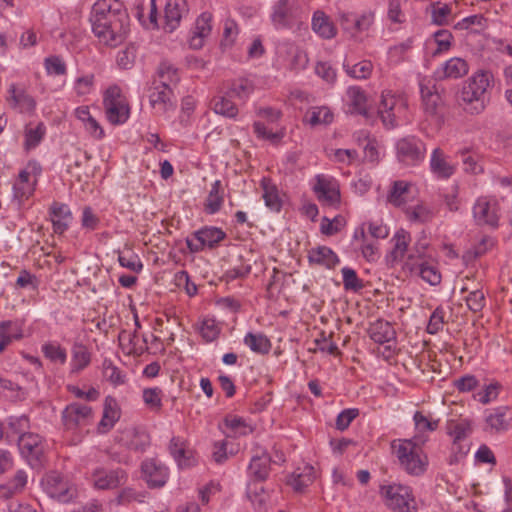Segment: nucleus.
<instances>
[{
  "label": "nucleus",
  "mask_w": 512,
  "mask_h": 512,
  "mask_svg": "<svg viewBox=\"0 0 512 512\" xmlns=\"http://www.w3.org/2000/svg\"><path fill=\"white\" fill-rule=\"evenodd\" d=\"M408 189V183L404 181H395L388 195V201L395 206H401L404 203L402 196L408 192Z\"/></svg>",
  "instance_id": "8fccbe9b"
},
{
  "label": "nucleus",
  "mask_w": 512,
  "mask_h": 512,
  "mask_svg": "<svg viewBox=\"0 0 512 512\" xmlns=\"http://www.w3.org/2000/svg\"><path fill=\"white\" fill-rule=\"evenodd\" d=\"M347 96L353 106L354 112L368 117V109L366 106L367 96L365 91L358 86H351L347 90Z\"/></svg>",
  "instance_id": "72a5a7b5"
},
{
  "label": "nucleus",
  "mask_w": 512,
  "mask_h": 512,
  "mask_svg": "<svg viewBox=\"0 0 512 512\" xmlns=\"http://www.w3.org/2000/svg\"><path fill=\"white\" fill-rule=\"evenodd\" d=\"M307 121L311 126L329 124L333 120V114L327 107H317L308 112Z\"/></svg>",
  "instance_id": "a18cd8bd"
},
{
  "label": "nucleus",
  "mask_w": 512,
  "mask_h": 512,
  "mask_svg": "<svg viewBox=\"0 0 512 512\" xmlns=\"http://www.w3.org/2000/svg\"><path fill=\"white\" fill-rule=\"evenodd\" d=\"M425 152L424 143L414 136L401 138L396 143L397 159L408 166H414L423 161Z\"/></svg>",
  "instance_id": "0eeeda50"
},
{
  "label": "nucleus",
  "mask_w": 512,
  "mask_h": 512,
  "mask_svg": "<svg viewBox=\"0 0 512 512\" xmlns=\"http://www.w3.org/2000/svg\"><path fill=\"white\" fill-rule=\"evenodd\" d=\"M173 90L171 87L159 85L154 79L149 89V102L152 108L160 113H165L173 107Z\"/></svg>",
  "instance_id": "dca6fc26"
},
{
  "label": "nucleus",
  "mask_w": 512,
  "mask_h": 512,
  "mask_svg": "<svg viewBox=\"0 0 512 512\" xmlns=\"http://www.w3.org/2000/svg\"><path fill=\"white\" fill-rule=\"evenodd\" d=\"M313 191L317 195V199L327 206H336L340 203L339 186L333 178L317 175Z\"/></svg>",
  "instance_id": "9d476101"
},
{
  "label": "nucleus",
  "mask_w": 512,
  "mask_h": 512,
  "mask_svg": "<svg viewBox=\"0 0 512 512\" xmlns=\"http://www.w3.org/2000/svg\"><path fill=\"white\" fill-rule=\"evenodd\" d=\"M492 82L493 75L486 70H479L465 82L460 99L465 104L466 111L471 114H479L484 111L487 102V89Z\"/></svg>",
  "instance_id": "f03ea898"
},
{
  "label": "nucleus",
  "mask_w": 512,
  "mask_h": 512,
  "mask_svg": "<svg viewBox=\"0 0 512 512\" xmlns=\"http://www.w3.org/2000/svg\"><path fill=\"white\" fill-rule=\"evenodd\" d=\"M45 487L52 498L63 503L71 501L76 496V489L68 486L62 477L56 473H51L46 477Z\"/></svg>",
  "instance_id": "4468645a"
},
{
  "label": "nucleus",
  "mask_w": 512,
  "mask_h": 512,
  "mask_svg": "<svg viewBox=\"0 0 512 512\" xmlns=\"http://www.w3.org/2000/svg\"><path fill=\"white\" fill-rule=\"evenodd\" d=\"M312 29L319 36L331 39L336 36V28L322 11H316L312 18Z\"/></svg>",
  "instance_id": "c756f323"
},
{
  "label": "nucleus",
  "mask_w": 512,
  "mask_h": 512,
  "mask_svg": "<svg viewBox=\"0 0 512 512\" xmlns=\"http://www.w3.org/2000/svg\"><path fill=\"white\" fill-rule=\"evenodd\" d=\"M225 425L239 435H246L252 432V428L241 417L227 416L225 418Z\"/></svg>",
  "instance_id": "4d7b16f0"
},
{
  "label": "nucleus",
  "mask_w": 512,
  "mask_h": 512,
  "mask_svg": "<svg viewBox=\"0 0 512 512\" xmlns=\"http://www.w3.org/2000/svg\"><path fill=\"white\" fill-rule=\"evenodd\" d=\"M6 101L12 109L20 113H32L36 106L34 98L24 88L15 84L9 86Z\"/></svg>",
  "instance_id": "ddd939ff"
},
{
  "label": "nucleus",
  "mask_w": 512,
  "mask_h": 512,
  "mask_svg": "<svg viewBox=\"0 0 512 512\" xmlns=\"http://www.w3.org/2000/svg\"><path fill=\"white\" fill-rule=\"evenodd\" d=\"M92 419V408L86 404L73 402L62 411V424L66 430H76L86 426Z\"/></svg>",
  "instance_id": "6e6552de"
},
{
  "label": "nucleus",
  "mask_w": 512,
  "mask_h": 512,
  "mask_svg": "<svg viewBox=\"0 0 512 512\" xmlns=\"http://www.w3.org/2000/svg\"><path fill=\"white\" fill-rule=\"evenodd\" d=\"M173 458L178 463L180 468L191 467L195 464L193 452L186 449L184 442L179 447V450H177L176 454L173 455Z\"/></svg>",
  "instance_id": "680f3d73"
},
{
  "label": "nucleus",
  "mask_w": 512,
  "mask_h": 512,
  "mask_svg": "<svg viewBox=\"0 0 512 512\" xmlns=\"http://www.w3.org/2000/svg\"><path fill=\"white\" fill-rule=\"evenodd\" d=\"M142 477L150 488L163 487L168 479V469L157 459H146L141 464Z\"/></svg>",
  "instance_id": "9b49d317"
},
{
  "label": "nucleus",
  "mask_w": 512,
  "mask_h": 512,
  "mask_svg": "<svg viewBox=\"0 0 512 512\" xmlns=\"http://www.w3.org/2000/svg\"><path fill=\"white\" fill-rule=\"evenodd\" d=\"M119 418L120 411L117 408L116 400L110 396L106 397L102 419L97 427L98 432L102 434L107 433L114 427Z\"/></svg>",
  "instance_id": "5701e85b"
},
{
  "label": "nucleus",
  "mask_w": 512,
  "mask_h": 512,
  "mask_svg": "<svg viewBox=\"0 0 512 512\" xmlns=\"http://www.w3.org/2000/svg\"><path fill=\"white\" fill-rule=\"evenodd\" d=\"M118 261L122 267L134 271L136 273L140 272L143 268V265L137 255L130 254L127 256L124 254H120L118 257Z\"/></svg>",
  "instance_id": "774afa93"
},
{
  "label": "nucleus",
  "mask_w": 512,
  "mask_h": 512,
  "mask_svg": "<svg viewBox=\"0 0 512 512\" xmlns=\"http://www.w3.org/2000/svg\"><path fill=\"white\" fill-rule=\"evenodd\" d=\"M94 487L101 490L115 489L124 484L127 475L123 469L106 470L96 469L92 475Z\"/></svg>",
  "instance_id": "f8f14e48"
},
{
  "label": "nucleus",
  "mask_w": 512,
  "mask_h": 512,
  "mask_svg": "<svg viewBox=\"0 0 512 512\" xmlns=\"http://www.w3.org/2000/svg\"><path fill=\"white\" fill-rule=\"evenodd\" d=\"M271 457L266 451H257L251 458L249 473L257 481L267 479L270 471Z\"/></svg>",
  "instance_id": "412c9836"
},
{
  "label": "nucleus",
  "mask_w": 512,
  "mask_h": 512,
  "mask_svg": "<svg viewBox=\"0 0 512 512\" xmlns=\"http://www.w3.org/2000/svg\"><path fill=\"white\" fill-rule=\"evenodd\" d=\"M289 54H291L292 59L290 61V66L294 70L304 69L308 63L307 54L295 46L289 47Z\"/></svg>",
  "instance_id": "bf43d9fd"
},
{
  "label": "nucleus",
  "mask_w": 512,
  "mask_h": 512,
  "mask_svg": "<svg viewBox=\"0 0 512 512\" xmlns=\"http://www.w3.org/2000/svg\"><path fill=\"white\" fill-rule=\"evenodd\" d=\"M46 133L43 123H38L35 128L26 127L25 129V148L32 149L38 146Z\"/></svg>",
  "instance_id": "c03bdc74"
},
{
  "label": "nucleus",
  "mask_w": 512,
  "mask_h": 512,
  "mask_svg": "<svg viewBox=\"0 0 512 512\" xmlns=\"http://www.w3.org/2000/svg\"><path fill=\"white\" fill-rule=\"evenodd\" d=\"M260 187L263 190L262 197L265 201V205L271 211L279 212L282 208V200L279 196L276 184H274L270 178L263 177L260 181Z\"/></svg>",
  "instance_id": "393cba45"
},
{
  "label": "nucleus",
  "mask_w": 512,
  "mask_h": 512,
  "mask_svg": "<svg viewBox=\"0 0 512 512\" xmlns=\"http://www.w3.org/2000/svg\"><path fill=\"white\" fill-rule=\"evenodd\" d=\"M157 83L171 87L177 85L180 80L178 69L168 62H162L157 71Z\"/></svg>",
  "instance_id": "f704fd0d"
},
{
  "label": "nucleus",
  "mask_w": 512,
  "mask_h": 512,
  "mask_svg": "<svg viewBox=\"0 0 512 512\" xmlns=\"http://www.w3.org/2000/svg\"><path fill=\"white\" fill-rule=\"evenodd\" d=\"M444 316L445 312L442 307H437L433 311L427 325V332L429 334H436L442 329L444 324Z\"/></svg>",
  "instance_id": "13d9d810"
},
{
  "label": "nucleus",
  "mask_w": 512,
  "mask_h": 512,
  "mask_svg": "<svg viewBox=\"0 0 512 512\" xmlns=\"http://www.w3.org/2000/svg\"><path fill=\"white\" fill-rule=\"evenodd\" d=\"M144 403L151 410H160L161 403V389L159 388H146L143 390Z\"/></svg>",
  "instance_id": "6e6d98bb"
},
{
  "label": "nucleus",
  "mask_w": 512,
  "mask_h": 512,
  "mask_svg": "<svg viewBox=\"0 0 512 512\" xmlns=\"http://www.w3.org/2000/svg\"><path fill=\"white\" fill-rule=\"evenodd\" d=\"M307 473H293L288 480V484L296 491L303 492L314 480L312 475L313 467H306Z\"/></svg>",
  "instance_id": "a19ab883"
},
{
  "label": "nucleus",
  "mask_w": 512,
  "mask_h": 512,
  "mask_svg": "<svg viewBox=\"0 0 512 512\" xmlns=\"http://www.w3.org/2000/svg\"><path fill=\"white\" fill-rule=\"evenodd\" d=\"M254 91L253 83L245 78L238 79L232 82L228 91V96L237 97L239 99H247Z\"/></svg>",
  "instance_id": "ea45409f"
},
{
  "label": "nucleus",
  "mask_w": 512,
  "mask_h": 512,
  "mask_svg": "<svg viewBox=\"0 0 512 512\" xmlns=\"http://www.w3.org/2000/svg\"><path fill=\"white\" fill-rule=\"evenodd\" d=\"M17 444L21 455L28 464L34 468H41L45 461V447L43 439L35 433H22L17 438Z\"/></svg>",
  "instance_id": "20e7f679"
},
{
  "label": "nucleus",
  "mask_w": 512,
  "mask_h": 512,
  "mask_svg": "<svg viewBox=\"0 0 512 512\" xmlns=\"http://www.w3.org/2000/svg\"><path fill=\"white\" fill-rule=\"evenodd\" d=\"M103 376L114 385H120L125 382L124 375L109 360L103 362Z\"/></svg>",
  "instance_id": "864d4df0"
},
{
  "label": "nucleus",
  "mask_w": 512,
  "mask_h": 512,
  "mask_svg": "<svg viewBox=\"0 0 512 512\" xmlns=\"http://www.w3.org/2000/svg\"><path fill=\"white\" fill-rule=\"evenodd\" d=\"M308 260L310 264L323 266L325 268H334L339 263V258L335 252L327 246H318L308 251Z\"/></svg>",
  "instance_id": "4be33fe9"
},
{
  "label": "nucleus",
  "mask_w": 512,
  "mask_h": 512,
  "mask_svg": "<svg viewBox=\"0 0 512 512\" xmlns=\"http://www.w3.org/2000/svg\"><path fill=\"white\" fill-rule=\"evenodd\" d=\"M383 489L386 505L393 512H417L415 499L408 486L393 484Z\"/></svg>",
  "instance_id": "423d86ee"
},
{
  "label": "nucleus",
  "mask_w": 512,
  "mask_h": 512,
  "mask_svg": "<svg viewBox=\"0 0 512 512\" xmlns=\"http://www.w3.org/2000/svg\"><path fill=\"white\" fill-rule=\"evenodd\" d=\"M343 67L346 73L355 79H367L370 77L373 70V64L369 60H363L353 65L344 63Z\"/></svg>",
  "instance_id": "58836bf2"
},
{
  "label": "nucleus",
  "mask_w": 512,
  "mask_h": 512,
  "mask_svg": "<svg viewBox=\"0 0 512 512\" xmlns=\"http://www.w3.org/2000/svg\"><path fill=\"white\" fill-rule=\"evenodd\" d=\"M226 237V233L216 227H204L194 233L195 240L187 239L186 244L193 253L200 252L204 247L214 248Z\"/></svg>",
  "instance_id": "1a4fd4ad"
},
{
  "label": "nucleus",
  "mask_w": 512,
  "mask_h": 512,
  "mask_svg": "<svg viewBox=\"0 0 512 512\" xmlns=\"http://www.w3.org/2000/svg\"><path fill=\"white\" fill-rule=\"evenodd\" d=\"M297 10L296 0H278L271 15L276 28H288L292 24Z\"/></svg>",
  "instance_id": "f3484780"
},
{
  "label": "nucleus",
  "mask_w": 512,
  "mask_h": 512,
  "mask_svg": "<svg viewBox=\"0 0 512 512\" xmlns=\"http://www.w3.org/2000/svg\"><path fill=\"white\" fill-rule=\"evenodd\" d=\"M471 431V424L467 420L451 422L449 426V433L453 437L454 443L465 439Z\"/></svg>",
  "instance_id": "de8ad7c7"
},
{
  "label": "nucleus",
  "mask_w": 512,
  "mask_h": 512,
  "mask_svg": "<svg viewBox=\"0 0 512 512\" xmlns=\"http://www.w3.org/2000/svg\"><path fill=\"white\" fill-rule=\"evenodd\" d=\"M359 415V410L349 408L341 411L336 419V428L340 431L346 430L351 422Z\"/></svg>",
  "instance_id": "052dcab7"
},
{
  "label": "nucleus",
  "mask_w": 512,
  "mask_h": 512,
  "mask_svg": "<svg viewBox=\"0 0 512 512\" xmlns=\"http://www.w3.org/2000/svg\"><path fill=\"white\" fill-rule=\"evenodd\" d=\"M244 344L253 352L258 354H267L271 349V342L268 337L262 333L249 332L244 337Z\"/></svg>",
  "instance_id": "c9c22d12"
},
{
  "label": "nucleus",
  "mask_w": 512,
  "mask_h": 512,
  "mask_svg": "<svg viewBox=\"0 0 512 512\" xmlns=\"http://www.w3.org/2000/svg\"><path fill=\"white\" fill-rule=\"evenodd\" d=\"M370 338L378 344L388 343L395 340L396 332L392 325L384 320H377L368 329Z\"/></svg>",
  "instance_id": "b1692460"
},
{
  "label": "nucleus",
  "mask_w": 512,
  "mask_h": 512,
  "mask_svg": "<svg viewBox=\"0 0 512 512\" xmlns=\"http://www.w3.org/2000/svg\"><path fill=\"white\" fill-rule=\"evenodd\" d=\"M45 357L54 362H59L64 364L67 359L65 349L61 348L59 345L55 344H45L42 348Z\"/></svg>",
  "instance_id": "5fc2aeb1"
},
{
  "label": "nucleus",
  "mask_w": 512,
  "mask_h": 512,
  "mask_svg": "<svg viewBox=\"0 0 512 512\" xmlns=\"http://www.w3.org/2000/svg\"><path fill=\"white\" fill-rule=\"evenodd\" d=\"M511 419L512 413L509 408L501 406L493 409V411L486 417V423L491 431L500 432L508 429Z\"/></svg>",
  "instance_id": "bb28decb"
},
{
  "label": "nucleus",
  "mask_w": 512,
  "mask_h": 512,
  "mask_svg": "<svg viewBox=\"0 0 512 512\" xmlns=\"http://www.w3.org/2000/svg\"><path fill=\"white\" fill-rule=\"evenodd\" d=\"M254 132L258 138L270 141L273 144H278L284 137V132H271L268 131L262 122L255 121L253 124Z\"/></svg>",
  "instance_id": "3c124183"
},
{
  "label": "nucleus",
  "mask_w": 512,
  "mask_h": 512,
  "mask_svg": "<svg viewBox=\"0 0 512 512\" xmlns=\"http://www.w3.org/2000/svg\"><path fill=\"white\" fill-rule=\"evenodd\" d=\"M396 456L401 467L408 474L420 476L425 473L428 458L412 439L400 441L396 449Z\"/></svg>",
  "instance_id": "7ed1b4c3"
},
{
  "label": "nucleus",
  "mask_w": 512,
  "mask_h": 512,
  "mask_svg": "<svg viewBox=\"0 0 512 512\" xmlns=\"http://www.w3.org/2000/svg\"><path fill=\"white\" fill-rule=\"evenodd\" d=\"M103 104L106 116L110 123L117 125L124 123L129 117V106L125 103L118 86H110L104 94Z\"/></svg>",
  "instance_id": "39448f33"
},
{
  "label": "nucleus",
  "mask_w": 512,
  "mask_h": 512,
  "mask_svg": "<svg viewBox=\"0 0 512 512\" xmlns=\"http://www.w3.org/2000/svg\"><path fill=\"white\" fill-rule=\"evenodd\" d=\"M406 214L411 221L427 222L432 219L433 212L423 204H417L414 207H410L406 210Z\"/></svg>",
  "instance_id": "09e8293b"
},
{
  "label": "nucleus",
  "mask_w": 512,
  "mask_h": 512,
  "mask_svg": "<svg viewBox=\"0 0 512 512\" xmlns=\"http://www.w3.org/2000/svg\"><path fill=\"white\" fill-rule=\"evenodd\" d=\"M473 214L479 225L498 226L496 203H490L486 199H478L473 208Z\"/></svg>",
  "instance_id": "6ab92c4d"
},
{
  "label": "nucleus",
  "mask_w": 512,
  "mask_h": 512,
  "mask_svg": "<svg viewBox=\"0 0 512 512\" xmlns=\"http://www.w3.org/2000/svg\"><path fill=\"white\" fill-rule=\"evenodd\" d=\"M90 22L94 35L107 46H118L129 32V15L116 0L95 2L92 6Z\"/></svg>",
  "instance_id": "f257e3e1"
},
{
  "label": "nucleus",
  "mask_w": 512,
  "mask_h": 512,
  "mask_svg": "<svg viewBox=\"0 0 512 512\" xmlns=\"http://www.w3.org/2000/svg\"><path fill=\"white\" fill-rule=\"evenodd\" d=\"M432 9V21L437 25L447 24V18L451 14V7L448 4L441 5L440 2L433 3Z\"/></svg>",
  "instance_id": "603ef678"
},
{
  "label": "nucleus",
  "mask_w": 512,
  "mask_h": 512,
  "mask_svg": "<svg viewBox=\"0 0 512 512\" xmlns=\"http://www.w3.org/2000/svg\"><path fill=\"white\" fill-rule=\"evenodd\" d=\"M118 442L130 450L143 452L150 444V436L145 430L127 427L121 431Z\"/></svg>",
  "instance_id": "2eb2a0df"
},
{
  "label": "nucleus",
  "mask_w": 512,
  "mask_h": 512,
  "mask_svg": "<svg viewBox=\"0 0 512 512\" xmlns=\"http://www.w3.org/2000/svg\"><path fill=\"white\" fill-rule=\"evenodd\" d=\"M54 232L62 234L68 228L67 220L71 218V212L65 204L54 203L51 207Z\"/></svg>",
  "instance_id": "2f4dec72"
},
{
  "label": "nucleus",
  "mask_w": 512,
  "mask_h": 512,
  "mask_svg": "<svg viewBox=\"0 0 512 512\" xmlns=\"http://www.w3.org/2000/svg\"><path fill=\"white\" fill-rule=\"evenodd\" d=\"M468 308L473 312H479L485 305V296L481 290H474L466 297Z\"/></svg>",
  "instance_id": "69168bd1"
},
{
  "label": "nucleus",
  "mask_w": 512,
  "mask_h": 512,
  "mask_svg": "<svg viewBox=\"0 0 512 512\" xmlns=\"http://www.w3.org/2000/svg\"><path fill=\"white\" fill-rule=\"evenodd\" d=\"M189 12L186 0H168L165 6V26L167 32L172 33L180 24V21Z\"/></svg>",
  "instance_id": "a211bd4d"
},
{
  "label": "nucleus",
  "mask_w": 512,
  "mask_h": 512,
  "mask_svg": "<svg viewBox=\"0 0 512 512\" xmlns=\"http://www.w3.org/2000/svg\"><path fill=\"white\" fill-rule=\"evenodd\" d=\"M90 353L86 346L75 343L72 347L71 372L78 373L89 365Z\"/></svg>",
  "instance_id": "473e14b6"
},
{
  "label": "nucleus",
  "mask_w": 512,
  "mask_h": 512,
  "mask_svg": "<svg viewBox=\"0 0 512 512\" xmlns=\"http://www.w3.org/2000/svg\"><path fill=\"white\" fill-rule=\"evenodd\" d=\"M419 273L421 278L430 285H437L441 282V274L434 267L425 263L419 265Z\"/></svg>",
  "instance_id": "e2e57ef3"
},
{
  "label": "nucleus",
  "mask_w": 512,
  "mask_h": 512,
  "mask_svg": "<svg viewBox=\"0 0 512 512\" xmlns=\"http://www.w3.org/2000/svg\"><path fill=\"white\" fill-rule=\"evenodd\" d=\"M468 70L467 62L464 59L457 57L449 59L443 67L445 78L457 79L463 77L468 73Z\"/></svg>",
  "instance_id": "e433bc0d"
},
{
  "label": "nucleus",
  "mask_w": 512,
  "mask_h": 512,
  "mask_svg": "<svg viewBox=\"0 0 512 512\" xmlns=\"http://www.w3.org/2000/svg\"><path fill=\"white\" fill-rule=\"evenodd\" d=\"M45 67L49 74L64 75L66 73V65L58 56L46 58Z\"/></svg>",
  "instance_id": "338daca9"
},
{
  "label": "nucleus",
  "mask_w": 512,
  "mask_h": 512,
  "mask_svg": "<svg viewBox=\"0 0 512 512\" xmlns=\"http://www.w3.org/2000/svg\"><path fill=\"white\" fill-rule=\"evenodd\" d=\"M345 225L346 220L341 215L335 216L332 220H330L328 217H323L320 226V231L322 234L326 236H332L340 232Z\"/></svg>",
  "instance_id": "37998d69"
},
{
  "label": "nucleus",
  "mask_w": 512,
  "mask_h": 512,
  "mask_svg": "<svg viewBox=\"0 0 512 512\" xmlns=\"http://www.w3.org/2000/svg\"><path fill=\"white\" fill-rule=\"evenodd\" d=\"M343 276V285L345 290L360 291L363 289L364 284L361 279L358 278L357 273L354 269L344 267L341 270Z\"/></svg>",
  "instance_id": "49530a36"
},
{
  "label": "nucleus",
  "mask_w": 512,
  "mask_h": 512,
  "mask_svg": "<svg viewBox=\"0 0 512 512\" xmlns=\"http://www.w3.org/2000/svg\"><path fill=\"white\" fill-rule=\"evenodd\" d=\"M430 166L432 172L439 178H449L454 173V167L446 161L443 151L439 148L434 149Z\"/></svg>",
  "instance_id": "7c9ffc66"
},
{
  "label": "nucleus",
  "mask_w": 512,
  "mask_h": 512,
  "mask_svg": "<svg viewBox=\"0 0 512 512\" xmlns=\"http://www.w3.org/2000/svg\"><path fill=\"white\" fill-rule=\"evenodd\" d=\"M28 482L26 471L19 469L7 483L0 484V499L8 500L21 494Z\"/></svg>",
  "instance_id": "aec40b11"
},
{
  "label": "nucleus",
  "mask_w": 512,
  "mask_h": 512,
  "mask_svg": "<svg viewBox=\"0 0 512 512\" xmlns=\"http://www.w3.org/2000/svg\"><path fill=\"white\" fill-rule=\"evenodd\" d=\"M223 203V192L221 191V181L216 180L211 187L205 203V211L208 214L218 212Z\"/></svg>",
  "instance_id": "4c0bfd02"
},
{
  "label": "nucleus",
  "mask_w": 512,
  "mask_h": 512,
  "mask_svg": "<svg viewBox=\"0 0 512 512\" xmlns=\"http://www.w3.org/2000/svg\"><path fill=\"white\" fill-rule=\"evenodd\" d=\"M395 241L392 251L386 256V262L389 266H394L398 261L402 260L410 241V236L407 231L400 229L393 237Z\"/></svg>",
  "instance_id": "a878e982"
},
{
  "label": "nucleus",
  "mask_w": 512,
  "mask_h": 512,
  "mask_svg": "<svg viewBox=\"0 0 512 512\" xmlns=\"http://www.w3.org/2000/svg\"><path fill=\"white\" fill-rule=\"evenodd\" d=\"M213 109L215 113L228 118H235L238 114L237 106L225 96H220L214 99Z\"/></svg>",
  "instance_id": "79ce46f5"
},
{
  "label": "nucleus",
  "mask_w": 512,
  "mask_h": 512,
  "mask_svg": "<svg viewBox=\"0 0 512 512\" xmlns=\"http://www.w3.org/2000/svg\"><path fill=\"white\" fill-rule=\"evenodd\" d=\"M135 58L136 49L134 46H129L118 53L117 64L122 69H129L134 64Z\"/></svg>",
  "instance_id": "0e129e2a"
},
{
  "label": "nucleus",
  "mask_w": 512,
  "mask_h": 512,
  "mask_svg": "<svg viewBox=\"0 0 512 512\" xmlns=\"http://www.w3.org/2000/svg\"><path fill=\"white\" fill-rule=\"evenodd\" d=\"M212 16L209 13L201 14L195 24L194 35L190 40V45L193 48H201L203 46V39L210 34Z\"/></svg>",
  "instance_id": "c85d7f7f"
},
{
  "label": "nucleus",
  "mask_w": 512,
  "mask_h": 512,
  "mask_svg": "<svg viewBox=\"0 0 512 512\" xmlns=\"http://www.w3.org/2000/svg\"><path fill=\"white\" fill-rule=\"evenodd\" d=\"M434 88V86L431 88L422 84L420 85L424 111L431 116L438 115V110L443 104L440 94Z\"/></svg>",
  "instance_id": "cd10ccee"
}]
</instances>
